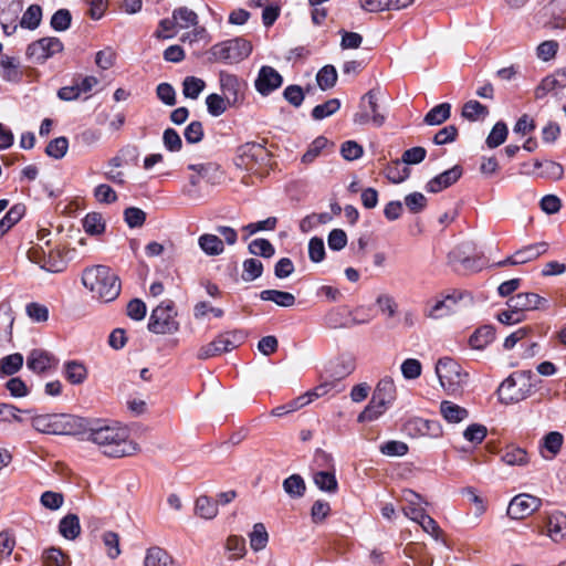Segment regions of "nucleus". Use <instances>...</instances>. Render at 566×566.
I'll use <instances>...</instances> for the list:
<instances>
[{"mask_svg":"<svg viewBox=\"0 0 566 566\" xmlns=\"http://www.w3.org/2000/svg\"><path fill=\"white\" fill-rule=\"evenodd\" d=\"M188 169L197 172L203 180L210 184H216L223 175L220 166L216 163L190 164Z\"/></svg>","mask_w":566,"mask_h":566,"instance_id":"obj_24","label":"nucleus"},{"mask_svg":"<svg viewBox=\"0 0 566 566\" xmlns=\"http://www.w3.org/2000/svg\"><path fill=\"white\" fill-rule=\"evenodd\" d=\"M83 285L103 302L116 300L120 293L119 277L106 265L87 268L82 274Z\"/></svg>","mask_w":566,"mask_h":566,"instance_id":"obj_2","label":"nucleus"},{"mask_svg":"<svg viewBox=\"0 0 566 566\" xmlns=\"http://www.w3.org/2000/svg\"><path fill=\"white\" fill-rule=\"evenodd\" d=\"M507 307L514 308L520 314H524L528 311L541 310L547 306V300L539 296L536 293L526 292L518 293L510 297L506 302Z\"/></svg>","mask_w":566,"mask_h":566,"instance_id":"obj_14","label":"nucleus"},{"mask_svg":"<svg viewBox=\"0 0 566 566\" xmlns=\"http://www.w3.org/2000/svg\"><path fill=\"white\" fill-rule=\"evenodd\" d=\"M205 87L206 83L202 78L187 76L182 82V94L187 98L197 99Z\"/></svg>","mask_w":566,"mask_h":566,"instance_id":"obj_47","label":"nucleus"},{"mask_svg":"<svg viewBox=\"0 0 566 566\" xmlns=\"http://www.w3.org/2000/svg\"><path fill=\"white\" fill-rule=\"evenodd\" d=\"M315 485L324 492L335 493L338 489V483L334 472L317 471L313 474Z\"/></svg>","mask_w":566,"mask_h":566,"instance_id":"obj_38","label":"nucleus"},{"mask_svg":"<svg viewBox=\"0 0 566 566\" xmlns=\"http://www.w3.org/2000/svg\"><path fill=\"white\" fill-rule=\"evenodd\" d=\"M440 412L442 417L450 423H459L467 419L469 416V412L465 408L449 400L441 401Z\"/></svg>","mask_w":566,"mask_h":566,"instance_id":"obj_25","label":"nucleus"},{"mask_svg":"<svg viewBox=\"0 0 566 566\" xmlns=\"http://www.w3.org/2000/svg\"><path fill=\"white\" fill-rule=\"evenodd\" d=\"M502 461L507 465L524 467L530 462V458L525 449L511 446L503 451Z\"/></svg>","mask_w":566,"mask_h":566,"instance_id":"obj_35","label":"nucleus"},{"mask_svg":"<svg viewBox=\"0 0 566 566\" xmlns=\"http://www.w3.org/2000/svg\"><path fill=\"white\" fill-rule=\"evenodd\" d=\"M531 387L528 373H514L500 385L499 399L505 405L522 401L530 395Z\"/></svg>","mask_w":566,"mask_h":566,"instance_id":"obj_5","label":"nucleus"},{"mask_svg":"<svg viewBox=\"0 0 566 566\" xmlns=\"http://www.w3.org/2000/svg\"><path fill=\"white\" fill-rule=\"evenodd\" d=\"M378 405L389 407L396 399V386L391 378L381 379L371 397Z\"/></svg>","mask_w":566,"mask_h":566,"instance_id":"obj_20","label":"nucleus"},{"mask_svg":"<svg viewBox=\"0 0 566 566\" xmlns=\"http://www.w3.org/2000/svg\"><path fill=\"white\" fill-rule=\"evenodd\" d=\"M263 273V264L258 259H247L243 262L242 280L251 282L260 277Z\"/></svg>","mask_w":566,"mask_h":566,"instance_id":"obj_56","label":"nucleus"},{"mask_svg":"<svg viewBox=\"0 0 566 566\" xmlns=\"http://www.w3.org/2000/svg\"><path fill=\"white\" fill-rule=\"evenodd\" d=\"M248 249L251 254L262 258H271L275 253L273 244L269 240L262 238L252 240Z\"/></svg>","mask_w":566,"mask_h":566,"instance_id":"obj_55","label":"nucleus"},{"mask_svg":"<svg viewBox=\"0 0 566 566\" xmlns=\"http://www.w3.org/2000/svg\"><path fill=\"white\" fill-rule=\"evenodd\" d=\"M462 117L470 122L483 119L489 115V108L475 99L468 101L462 107Z\"/></svg>","mask_w":566,"mask_h":566,"instance_id":"obj_37","label":"nucleus"},{"mask_svg":"<svg viewBox=\"0 0 566 566\" xmlns=\"http://www.w3.org/2000/svg\"><path fill=\"white\" fill-rule=\"evenodd\" d=\"M340 107V101L338 98H331L323 104L316 105L312 111V117L315 120H322L335 114Z\"/></svg>","mask_w":566,"mask_h":566,"instance_id":"obj_52","label":"nucleus"},{"mask_svg":"<svg viewBox=\"0 0 566 566\" xmlns=\"http://www.w3.org/2000/svg\"><path fill=\"white\" fill-rule=\"evenodd\" d=\"M451 115V105L441 103L432 107L424 116L423 122L427 125L434 126L444 123Z\"/></svg>","mask_w":566,"mask_h":566,"instance_id":"obj_36","label":"nucleus"},{"mask_svg":"<svg viewBox=\"0 0 566 566\" xmlns=\"http://www.w3.org/2000/svg\"><path fill=\"white\" fill-rule=\"evenodd\" d=\"M198 245L209 256L220 255L224 251L223 241L216 234L205 233L198 238Z\"/></svg>","mask_w":566,"mask_h":566,"instance_id":"obj_27","label":"nucleus"},{"mask_svg":"<svg viewBox=\"0 0 566 566\" xmlns=\"http://www.w3.org/2000/svg\"><path fill=\"white\" fill-rule=\"evenodd\" d=\"M465 245H462V247H458L457 249H454L451 253H450V256L452 258L453 261H458L460 262L464 269H468V270H473V271H478L482 268L481 263H480V258L478 256H464V251H462V249H464Z\"/></svg>","mask_w":566,"mask_h":566,"instance_id":"obj_57","label":"nucleus"},{"mask_svg":"<svg viewBox=\"0 0 566 566\" xmlns=\"http://www.w3.org/2000/svg\"><path fill=\"white\" fill-rule=\"evenodd\" d=\"M408 450L407 443L398 440H389L380 446V452L387 457H403Z\"/></svg>","mask_w":566,"mask_h":566,"instance_id":"obj_63","label":"nucleus"},{"mask_svg":"<svg viewBox=\"0 0 566 566\" xmlns=\"http://www.w3.org/2000/svg\"><path fill=\"white\" fill-rule=\"evenodd\" d=\"M230 96L227 95V97H222L219 94H210L206 98L207 108L210 115L212 116H220L222 115L228 107V104H230Z\"/></svg>","mask_w":566,"mask_h":566,"instance_id":"obj_49","label":"nucleus"},{"mask_svg":"<svg viewBox=\"0 0 566 566\" xmlns=\"http://www.w3.org/2000/svg\"><path fill=\"white\" fill-rule=\"evenodd\" d=\"M283 83L282 75L272 66L263 65L254 82L255 90L263 96L277 90Z\"/></svg>","mask_w":566,"mask_h":566,"instance_id":"obj_15","label":"nucleus"},{"mask_svg":"<svg viewBox=\"0 0 566 566\" xmlns=\"http://www.w3.org/2000/svg\"><path fill=\"white\" fill-rule=\"evenodd\" d=\"M316 81L323 91L334 87L337 81L336 69L333 65H325L318 71Z\"/></svg>","mask_w":566,"mask_h":566,"instance_id":"obj_53","label":"nucleus"},{"mask_svg":"<svg viewBox=\"0 0 566 566\" xmlns=\"http://www.w3.org/2000/svg\"><path fill=\"white\" fill-rule=\"evenodd\" d=\"M547 249L548 244L546 242H538L526 245L515 252V262L518 264L527 263L532 260L537 259L539 255L544 254L547 251Z\"/></svg>","mask_w":566,"mask_h":566,"instance_id":"obj_29","label":"nucleus"},{"mask_svg":"<svg viewBox=\"0 0 566 566\" xmlns=\"http://www.w3.org/2000/svg\"><path fill=\"white\" fill-rule=\"evenodd\" d=\"M220 84L223 93L232 97V102H237L238 88H239V80L235 75L229 73L220 74Z\"/></svg>","mask_w":566,"mask_h":566,"instance_id":"obj_59","label":"nucleus"},{"mask_svg":"<svg viewBox=\"0 0 566 566\" xmlns=\"http://www.w3.org/2000/svg\"><path fill=\"white\" fill-rule=\"evenodd\" d=\"M24 214L22 205H14L0 220V237L4 235L15 223H18Z\"/></svg>","mask_w":566,"mask_h":566,"instance_id":"obj_43","label":"nucleus"},{"mask_svg":"<svg viewBox=\"0 0 566 566\" xmlns=\"http://www.w3.org/2000/svg\"><path fill=\"white\" fill-rule=\"evenodd\" d=\"M354 370V359L352 357H340L328 365L326 374L328 378L336 381L349 376Z\"/></svg>","mask_w":566,"mask_h":566,"instance_id":"obj_21","label":"nucleus"},{"mask_svg":"<svg viewBox=\"0 0 566 566\" xmlns=\"http://www.w3.org/2000/svg\"><path fill=\"white\" fill-rule=\"evenodd\" d=\"M64 375L72 385H80L87 378V369L82 363L70 360L64 364Z\"/></svg>","mask_w":566,"mask_h":566,"instance_id":"obj_34","label":"nucleus"},{"mask_svg":"<svg viewBox=\"0 0 566 566\" xmlns=\"http://www.w3.org/2000/svg\"><path fill=\"white\" fill-rule=\"evenodd\" d=\"M0 75L4 81L15 82L20 78L18 62L13 57L4 56L0 60Z\"/></svg>","mask_w":566,"mask_h":566,"instance_id":"obj_51","label":"nucleus"},{"mask_svg":"<svg viewBox=\"0 0 566 566\" xmlns=\"http://www.w3.org/2000/svg\"><path fill=\"white\" fill-rule=\"evenodd\" d=\"M465 295L467 294L463 291L454 290L438 300L434 304L430 305L428 303L423 310V314L426 317L431 319H439L448 316L453 312V305L463 300Z\"/></svg>","mask_w":566,"mask_h":566,"instance_id":"obj_12","label":"nucleus"},{"mask_svg":"<svg viewBox=\"0 0 566 566\" xmlns=\"http://www.w3.org/2000/svg\"><path fill=\"white\" fill-rule=\"evenodd\" d=\"M69 148V140L66 137H57L51 140L46 148L45 153L48 156L53 157L55 159H61L65 156Z\"/></svg>","mask_w":566,"mask_h":566,"instance_id":"obj_61","label":"nucleus"},{"mask_svg":"<svg viewBox=\"0 0 566 566\" xmlns=\"http://www.w3.org/2000/svg\"><path fill=\"white\" fill-rule=\"evenodd\" d=\"M270 158L271 154L263 144L249 142L238 147L235 165L245 170H253L268 165Z\"/></svg>","mask_w":566,"mask_h":566,"instance_id":"obj_6","label":"nucleus"},{"mask_svg":"<svg viewBox=\"0 0 566 566\" xmlns=\"http://www.w3.org/2000/svg\"><path fill=\"white\" fill-rule=\"evenodd\" d=\"M44 566H69V557L60 549L51 547L43 553Z\"/></svg>","mask_w":566,"mask_h":566,"instance_id":"obj_58","label":"nucleus"},{"mask_svg":"<svg viewBox=\"0 0 566 566\" xmlns=\"http://www.w3.org/2000/svg\"><path fill=\"white\" fill-rule=\"evenodd\" d=\"M83 228L87 234L98 235L105 231V221L101 213L90 212L83 219Z\"/></svg>","mask_w":566,"mask_h":566,"instance_id":"obj_44","label":"nucleus"},{"mask_svg":"<svg viewBox=\"0 0 566 566\" xmlns=\"http://www.w3.org/2000/svg\"><path fill=\"white\" fill-rule=\"evenodd\" d=\"M260 298L262 301L273 302L281 307H292L296 302L292 293L280 290H263L260 293Z\"/></svg>","mask_w":566,"mask_h":566,"instance_id":"obj_26","label":"nucleus"},{"mask_svg":"<svg viewBox=\"0 0 566 566\" xmlns=\"http://www.w3.org/2000/svg\"><path fill=\"white\" fill-rule=\"evenodd\" d=\"M566 87V67L559 69L551 75L544 77L536 86L534 95L536 99H543L548 94L557 93Z\"/></svg>","mask_w":566,"mask_h":566,"instance_id":"obj_16","label":"nucleus"},{"mask_svg":"<svg viewBox=\"0 0 566 566\" xmlns=\"http://www.w3.org/2000/svg\"><path fill=\"white\" fill-rule=\"evenodd\" d=\"M378 90H370L364 94L359 102V111L354 115L353 120L357 125L373 123L380 127L386 120V116L380 112L378 104Z\"/></svg>","mask_w":566,"mask_h":566,"instance_id":"obj_8","label":"nucleus"},{"mask_svg":"<svg viewBox=\"0 0 566 566\" xmlns=\"http://www.w3.org/2000/svg\"><path fill=\"white\" fill-rule=\"evenodd\" d=\"M196 514L206 520H211L218 514V504L210 497L201 495L196 501Z\"/></svg>","mask_w":566,"mask_h":566,"instance_id":"obj_45","label":"nucleus"},{"mask_svg":"<svg viewBox=\"0 0 566 566\" xmlns=\"http://www.w3.org/2000/svg\"><path fill=\"white\" fill-rule=\"evenodd\" d=\"M245 335L241 331H231L219 334L214 342L220 349V354L231 352L244 342Z\"/></svg>","mask_w":566,"mask_h":566,"instance_id":"obj_22","label":"nucleus"},{"mask_svg":"<svg viewBox=\"0 0 566 566\" xmlns=\"http://www.w3.org/2000/svg\"><path fill=\"white\" fill-rule=\"evenodd\" d=\"M547 533L554 542H560L566 538V515L562 512H555L548 517Z\"/></svg>","mask_w":566,"mask_h":566,"instance_id":"obj_23","label":"nucleus"},{"mask_svg":"<svg viewBox=\"0 0 566 566\" xmlns=\"http://www.w3.org/2000/svg\"><path fill=\"white\" fill-rule=\"evenodd\" d=\"M402 164L401 160L396 159L385 168V175L392 184H400L409 177L410 170Z\"/></svg>","mask_w":566,"mask_h":566,"instance_id":"obj_41","label":"nucleus"},{"mask_svg":"<svg viewBox=\"0 0 566 566\" xmlns=\"http://www.w3.org/2000/svg\"><path fill=\"white\" fill-rule=\"evenodd\" d=\"M252 52V45L249 41L235 38L217 43L211 46L209 60L224 64H234L247 59Z\"/></svg>","mask_w":566,"mask_h":566,"instance_id":"obj_3","label":"nucleus"},{"mask_svg":"<svg viewBox=\"0 0 566 566\" xmlns=\"http://www.w3.org/2000/svg\"><path fill=\"white\" fill-rule=\"evenodd\" d=\"M509 134V129L505 123L497 122L493 128L491 129L488 138H486V145L489 148H496L500 145H502Z\"/></svg>","mask_w":566,"mask_h":566,"instance_id":"obj_54","label":"nucleus"},{"mask_svg":"<svg viewBox=\"0 0 566 566\" xmlns=\"http://www.w3.org/2000/svg\"><path fill=\"white\" fill-rule=\"evenodd\" d=\"M124 220L129 228H139L146 221V213L140 208L128 207L124 210Z\"/></svg>","mask_w":566,"mask_h":566,"instance_id":"obj_64","label":"nucleus"},{"mask_svg":"<svg viewBox=\"0 0 566 566\" xmlns=\"http://www.w3.org/2000/svg\"><path fill=\"white\" fill-rule=\"evenodd\" d=\"M283 489L291 497L298 499L304 495L306 485L300 474H292L283 481Z\"/></svg>","mask_w":566,"mask_h":566,"instance_id":"obj_42","label":"nucleus"},{"mask_svg":"<svg viewBox=\"0 0 566 566\" xmlns=\"http://www.w3.org/2000/svg\"><path fill=\"white\" fill-rule=\"evenodd\" d=\"M72 15L67 9H60L51 18V28L55 31L63 32L71 27Z\"/></svg>","mask_w":566,"mask_h":566,"instance_id":"obj_60","label":"nucleus"},{"mask_svg":"<svg viewBox=\"0 0 566 566\" xmlns=\"http://www.w3.org/2000/svg\"><path fill=\"white\" fill-rule=\"evenodd\" d=\"M176 311L171 301L163 302L153 310L148 322V329L155 334H172L179 329L176 321Z\"/></svg>","mask_w":566,"mask_h":566,"instance_id":"obj_7","label":"nucleus"},{"mask_svg":"<svg viewBox=\"0 0 566 566\" xmlns=\"http://www.w3.org/2000/svg\"><path fill=\"white\" fill-rule=\"evenodd\" d=\"M42 21V8L39 4H31L27 8L20 20V27L28 30H35Z\"/></svg>","mask_w":566,"mask_h":566,"instance_id":"obj_39","label":"nucleus"},{"mask_svg":"<svg viewBox=\"0 0 566 566\" xmlns=\"http://www.w3.org/2000/svg\"><path fill=\"white\" fill-rule=\"evenodd\" d=\"M82 434L96 443L107 457H129L138 451V444L128 439V431L115 423L86 419Z\"/></svg>","mask_w":566,"mask_h":566,"instance_id":"obj_1","label":"nucleus"},{"mask_svg":"<svg viewBox=\"0 0 566 566\" xmlns=\"http://www.w3.org/2000/svg\"><path fill=\"white\" fill-rule=\"evenodd\" d=\"M541 504V499L536 496L518 494L511 500L507 506V515L513 520H523L537 511Z\"/></svg>","mask_w":566,"mask_h":566,"instance_id":"obj_13","label":"nucleus"},{"mask_svg":"<svg viewBox=\"0 0 566 566\" xmlns=\"http://www.w3.org/2000/svg\"><path fill=\"white\" fill-rule=\"evenodd\" d=\"M57 360L45 350L33 349L27 358V367L36 374H44L54 368Z\"/></svg>","mask_w":566,"mask_h":566,"instance_id":"obj_18","label":"nucleus"},{"mask_svg":"<svg viewBox=\"0 0 566 566\" xmlns=\"http://www.w3.org/2000/svg\"><path fill=\"white\" fill-rule=\"evenodd\" d=\"M249 537L250 546L254 552H259L265 548L269 542V534L262 523L254 524L253 531L250 533Z\"/></svg>","mask_w":566,"mask_h":566,"instance_id":"obj_48","label":"nucleus"},{"mask_svg":"<svg viewBox=\"0 0 566 566\" xmlns=\"http://www.w3.org/2000/svg\"><path fill=\"white\" fill-rule=\"evenodd\" d=\"M62 41L55 36H46L33 41L27 48V57L36 64H42L50 57L63 51Z\"/></svg>","mask_w":566,"mask_h":566,"instance_id":"obj_9","label":"nucleus"},{"mask_svg":"<svg viewBox=\"0 0 566 566\" xmlns=\"http://www.w3.org/2000/svg\"><path fill=\"white\" fill-rule=\"evenodd\" d=\"M436 374L441 387L448 395L460 392L468 378V374L450 357H442L437 361Z\"/></svg>","mask_w":566,"mask_h":566,"instance_id":"obj_4","label":"nucleus"},{"mask_svg":"<svg viewBox=\"0 0 566 566\" xmlns=\"http://www.w3.org/2000/svg\"><path fill=\"white\" fill-rule=\"evenodd\" d=\"M60 534L66 539H75L81 533L80 518L76 514H67L59 524Z\"/></svg>","mask_w":566,"mask_h":566,"instance_id":"obj_32","label":"nucleus"},{"mask_svg":"<svg viewBox=\"0 0 566 566\" xmlns=\"http://www.w3.org/2000/svg\"><path fill=\"white\" fill-rule=\"evenodd\" d=\"M226 548L231 553V559L242 558L247 553L244 538L237 535L228 537Z\"/></svg>","mask_w":566,"mask_h":566,"instance_id":"obj_62","label":"nucleus"},{"mask_svg":"<svg viewBox=\"0 0 566 566\" xmlns=\"http://www.w3.org/2000/svg\"><path fill=\"white\" fill-rule=\"evenodd\" d=\"M86 419L66 413H52V434H82Z\"/></svg>","mask_w":566,"mask_h":566,"instance_id":"obj_11","label":"nucleus"},{"mask_svg":"<svg viewBox=\"0 0 566 566\" xmlns=\"http://www.w3.org/2000/svg\"><path fill=\"white\" fill-rule=\"evenodd\" d=\"M463 169L455 165L452 168L441 172L428 181L426 189L429 192L437 193L455 184L462 176Z\"/></svg>","mask_w":566,"mask_h":566,"instance_id":"obj_17","label":"nucleus"},{"mask_svg":"<svg viewBox=\"0 0 566 566\" xmlns=\"http://www.w3.org/2000/svg\"><path fill=\"white\" fill-rule=\"evenodd\" d=\"M172 14L178 29H188L198 24L197 13L187 7L175 9Z\"/></svg>","mask_w":566,"mask_h":566,"instance_id":"obj_40","label":"nucleus"},{"mask_svg":"<svg viewBox=\"0 0 566 566\" xmlns=\"http://www.w3.org/2000/svg\"><path fill=\"white\" fill-rule=\"evenodd\" d=\"M534 167L538 170L537 175L542 178L559 180L564 175L563 166L553 160H536Z\"/></svg>","mask_w":566,"mask_h":566,"instance_id":"obj_31","label":"nucleus"},{"mask_svg":"<svg viewBox=\"0 0 566 566\" xmlns=\"http://www.w3.org/2000/svg\"><path fill=\"white\" fill-rule=\"evenodd\" d=\"M23 365V356L14 353L0 359V373L11 376L19 371Z\"/></svg>","mask_w":566,"mask_h":566,"instance_id":"obj_50","label":"nucleus"},{"mask_svg":"<svg viewBox=\"0 0 566 566\" xmlns=\"http://www.w3.org/2000/svg\"><path fill=\"white\" fill-rule=\"evenodd\" d=\"M495 337V329L491 325H484L478 328L469 339V344L474 349H483L491 342H493Z\"/></svg>","mask_w":566,"mask_h":566,"instance_id":"obj_30","label":"nucleus"},{"mask_svg":"<svg viewBox=\"0 0 566 566\" xmlns=\"http://www.w3.org/2000/svg\"><path fill=\"white\" fill-rule=\"evenodd\" d=\"M144 566H174V558L164 548L154 546L146 551Z\"/></svg>","mask_w":566,"mask_h":566,"instance_id":"obj_28","label":"nucleus"},{"mask_svg":"<svg viewBox=\"0 0 566 566\" xmlns=\"http://www.w3.org/2000/svg\"><path fill=\"white\" fill-rule=\"evenodd\" d=\"M410 514L416 516L415 522L418 523L426 533L438 538L440 527L438 523L426 513V511H411Z\"/></svg>","mask_w":566,"mask_h":566,"instance_id":"obj_46","label":"nucleus"},{"mask_svg":"<svg viewBox=\"0 0 566 566\" xmlns=\"http://www.w3.org/2000/svg\"><path fill=\"white\" fill-rule=\"evenodd\" d=\"M402 431L411 438L428 437L437 439L442 436V427L438 420L413 417L407 420Z\"/></svg>","mask_w":566,"mask_h":566,"instance_id":"obj_10","label":"nucleus"},{"mask_svg":"<svg viewBox=\"0 0 566 566\" xmlns=\"http://www.w3.org/2000/svg\"><path fill=\"white\" fill-rule=\"evenodd\" d=\"M564 443V437L558 431H551L545 434L539 444V452L544 459H553L559 452Z\"/></svg>","mask_w":566,"mask_h":566,"instance_id":"obj_19","label":"nucleus"},{"mask_svg":"<svg viewBox=\"0 0 566 566\" xmlns=\"http://www.w3.org/2000/svg\"><path fill=\"white\" fill-rule=\"evenodd\" d=\"M401 499L407 503V505L402 507V512L411 521H416V516L410 514L411 511H426L422 504H427V502L423 501L420 494L412 490H403Z\"/></svg>","mask_w":566,"mask_h":566,"instance_id":"obj_33","label":"nucleus"}]
</instances>
